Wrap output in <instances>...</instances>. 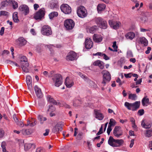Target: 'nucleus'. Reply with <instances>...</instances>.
Segmentation results:
<instances>
[{
    "mask_svg": "<svg viewBox=\"0 0 152 152\" xmlns=\"http://www.w3.org/2000/svg\"><path fill=\"white\" fill-rule=\"evenodd\" d=\"M108 144L113 147H120L124 144V142L122 139H115L110 136L108 140Z\"/></svg>",
    "mask_w": 152,
    "mask_h": 152,
    "instance_id": "f257e3e1",
    "label": "nucleus"
},
{
    "mask_svg": "<svg viewBox=\"0 0 152 152\" xmlns=\"http://www.w3.org/2000/svg\"><path fill=\"white\" fill-rule=\"evenodd\" d=\"M140 101H136L134 103H129L126 102L125 103L124 105L128 110L135 111L140 107Z\"/></svg>",
    "mask_w": 152,
    "mask_h": 152,
    "instance_id": "f03ea898",
    "label": "nucleus"
},
{
    "mask_svg": "<svg viewBox=\"0 0 152 152\" xmlns=\"http://www.w3.org/2000/svg\"><path fill=\"white\" fill-rule=\"evenodd\" d=\"M102 73L103 75V81L102 82V84H103V86H104L106 83L110 80L111 75L109 72L106 70L102 71Z\"/></svg>",
    "mask_w": 152,
    "mask_h": 152,
    "instance_id": "7ed1b4c3",
    "label": "nucleus"
},
{
    "mask_svg": "<svg viewBox=\"0 0 152 152\" xmlns=\"http://www.w3.org/2000/svg\"><path fill=\"white\" fill-rule=\"evenodd\" d=\"M62 122H59L53 128L52 131L53 133H60L62 132L64 133L66 132L63 131V124Z\"/></svg>",
    "mask_w": 152,
    "mask_h": 152,
    "instance_id": "20e7f679",
    "label": "nucleus"
},
{
    "mask_svg": "<svg viewBox=\"0 0 152 152\" xmlns=\"http://www.w3.org/2000/svg\"><path fill=\"white\" fill-rule=\"evenodd\" d=\"M77 12L78 16L81 18H84L87 15V11L83 6H81L79 7Z\"/></svg>",
    "mask_w": 152,
    "mask_h": 152,
    "instance_id": "39448f33",
    "label": "nucleus"
},
{
    "mask_svg": "<svg viewBox=\"0 0 152 152\" xmlns=\"http://www.w3.org/2000/svg\"><path fill=\"white\" fill-rule=\"evenodd\" d=\"M53 82L55 83V85L56 87H59L62 83V77L59 74L55 75L52 78Z\"/></svg>",
    "mask_w": 152,
    "mask_h": 152,
    "instance_id": "423d86ee",
    "label": "nucleus"
},
{
    "mask_svg": "<svg viewBox=\"0 0 152 152\" xmlns=\"http://www.w3.org/2000/svg\"><path fill=\"white\" fill-rule=\"evenodd\" d=\"M45 12V9L44 8H42L35 14L34 17V18L36 20H41L44 18Z\"/></svg>",
    "mask_w": 152,
    "mask_h": 152,
    "instance_id": "0eeeda50",
    "label": "nucleus"
},
{
    "mask_svg": "<svg viewBox=\"0 0 152 152\" xmlns=\"http://www.w3.org/2000/svg\"><path fill=\"white\" fill-rule=\"evenodd\" d=\"M41 32L42 34L46 36H49L52 34L50 27L48 25L43 26L42 27Z\"/></svg>",
    "mask_w": 152,
    "mask_h": 152,
    "instance_id": "6e6552de",
    "label": "nucleus"
},
{
    "mask_svg": "<svg viewBox=\"0 0 152 152\" xmlns=\"http://www.w3.org/2000/svg\"><path fill=\"white\" fill-rule=\"evenodd\" d=\"M95 20L96 23L99 25L101 28L104 29L107 28V24L106 22L101 18H96Z\"/></svg>",
    "mask_w": 152,
    "mask_h": 152,
    "instance_id": "1a4fd4ad",
    "label": "nucleus"
},
{
    "mask_svg": "<svg viewBox=\"0 0 152 152\" xmlns=\"http://www.w3.org/2000/svg\"><path fill=\"white\" fill-rule=\"evenodd\" d=\"M64 25L67 29H72L74 26L75 23L72 19H67L65 21Z\"/></svg>",
    "mask_w": 152,
    "mask_h": 152,
    "instance_id": "9d476101",
    "label": "nucleus"
},
{
    "mask_svg": "<svg viewBox=\"0 0 152 152\" xmlns=\"http://www.w3.org/2000/svg\"><path fill=\"white\" fill-rule=\"evenodd\" d=\"M61 10L65 14H69L71 12V9L68 4H62L60 7Z\"/></svg>",
    "mask_w": 152,
    "mask_h": 152,
    "instance_id": "9b49d317",
    "label": "nucleus"
},
{
    "mask_svg": "<svg viewBox=\"0 0 152 152\" xmlns=\"http://www.w3.org/2000/svg\"><path fill=\"white\" fill-rule=\"evenodd\" d=\"M76 53L73 51H71L66 56V59L68 61H73L76 58Z\"/></svg>",
    "mask_w": 152,
    "mask_h": 152,
    "instance_id": "f8f14e48",
    "label": "nucleus"
},
{
    "mask_svg": "<svg viewBox=\"0 0 152 152\" xmlns=\"http://www.w3.org/2000/svg\"><path fill=\"white\" fill-rule=\"evenodd\" d=\"M20 11L24 13L25 15H27L29 12L28 7L25 5H22L19 7Z\"/></svg>",
    "mask_w": 152,
    "mask_h": 152,
    "instance_id": "ddd939ff",
    "label": "nucleus"
},
{
    "mask_svg": "<svg viewBox=\"0 0 152 152\" xmlns=\"http://www.w3.org/2000/svg\"><path fill=\"white\" fill-rule=\"evenodd\" d=\"M116 122L113 119H110L108 127L107 130V133H110L112 130V126H114L115 125Z\"/></svg>",
    "mask_w": 152,
    "mask_h": 152,
    "instance_id": "4468645a",
    "label": "nucleus"
},
{
    "mask_svg": "<svg viewBox=\"0 0 152 152\" xmlns=\"http://www.w3.org/2000/svg\"><path fill=\"white\" fill-rule=\"evenodd\" d=\"M85 47L87 49H90L93 46V42L90 38H87L85 42Z\"/></svg>",
    "mask_w": 152,
    "mask_h": 152,
    "instance_id": "2eb2a0df",
    "label": "nucleus"
},
{
    "mask_svg": "<svg viewBox=\"0 0 152 152\" xmlns=\"http://www.w3.org/2000/svg\"><path fill=\"white\" fill-rule=\"evenodd\" d=\"M94 113L95 115V118L99 120H102L104 118L103 114L100 112L99 110H95Z\"/></svg>",
    "mask_w": 152,
    "mask_h": 152,
    "instance_id": "dca6fc26",
    "label": "nucleus"
},
{
    "mask_svg": "<svg viewBox=\"0 0 152 152\" xmlns=\"http://www.w3.org/2000/svg\"><path fill=\"white\" fill-rule=\"evenodd\" d=\"M34 88L37 97L39 98H41L42 96V94L41 89L39 88L37 86H35Z\"/></svg>",
    "mask_w": 152,
    "mask_h": 152,
    "instance_id": "f3484780",
    "label": "nucleus"
},
{
    "mask_svg": "<svg viewBox=\"0 0 152 152\" xmlns=\"http://www.w3.org/2000/svg\"><path fill=\"white\" fill-rule=\"evenodd\" d=\"M17 42L19 46H22L26 44L27 41L24 38L20 37L18 39Z\"/></svg>",
    "mask_w": 152,
    "mask_h": 152,
    "instance_id": "a211bd4d",
    "label": "nucleus"
},
{
    "mask_svg": "<svg viewBox=\"0 0 152 152\" xmlns=\"http://www.w3.org/2000/svg\"><path fill=\"white\" fill-rule=\"evenodd\" d=\"M125 37L127 39L132 40L135 37V34L132 32H130L127 33L125 35Z\"/></svg>",
    "mask_w": 152,
    "mask_h": 152,
    "instance_id": "6ab92c4d",
    "label": "nucleus"
},
{
    "mask_svg": "<svg viewBox=\"0 0 152 152\" xmlns=\"http://www.w3.org/2000/svg\"><path fill=\"white\" fill-rule=\"evenodd\" d=\"M93 39L95 42H99L102 40V38L100 36H99L97 35L96 34H94L93 36Z\"/></svg>",
    "mask_w": 152,
    "mask_h": 152,
    "instance_id": "aec40b11",
    "label": "nucleus"
},
{
    "mask_svg": "<svg viewBox=\"0 0 152 152\" xmlns=\"http://www.w3.org/2000/svg\"><path fill=\"white\" fill-rule=\"evenodd\" d=\"M36 147V145L34 144L26 143L24 145V149L25 150H28L31 148L34 149Z\"/></svg>",
    "mask_w": 152,
    "mask_h": 152,
    "instance_id": "412c9836",
    "label": "nucleus"
},
{
    "mask_svg": "<svg viewBox=\"0 0 152 152\" xmlns=\"http://www.w3.org/2000/svg\"><path fill=\"white\" fill-rule=\"evenodd\" d=\"M21 67L23 72L26 73L29 72V70L28 67V66L29 64L28 63H26L24 64L20 65Z\"/></svg>",
    "mask_w": 152,
    "mask_h": 152,
    "instance_id": "4be33fe9",
    "label": "nucleus"
},
{
    "mask_svg": "<svg viewBox=\"0 0 152 152\" xmlns=\"http://www.w3.org/2000/svg\"><path fill=\"white\" fill-rule=\"evenodd\" d=\"M139 43L143 44L145 46H147L148 45V41L144 37H140L139 39Z\"/></svg>",
    "mask_w": 152,
    "mask_h": 152,
    "instance_id": "5701e85b",
    "label": "nucleus"
},
{
    "mask_svg": "<svg viewBox=\"0 0 152 152\" xmlns=\"http://www.w3.org/2000/svg\"><path fill=\"white\" fill-rule=\"evenodd\" d=\"M26 83L28 88H30L31 87L32 79L31 77L29 75L26 77Z\"/></svg>",
    "mask_w": 152,
    "mask_h": 152,
    "instance_id": "b1692460",
    "label": "nucleus"
},
{
    "mask_svg": "<svg viewBox=\"0 0 152 152\" xmlns=\"http://www.w3.org/2000/svg\"><path fill=\"white\" fill-rule=\"evenodd\" d=\"M93 65L95 66H98L101 69H103L104 67V65L99 60H97L94 62Z\"/></svg>",
    "mask_w": 152,
    "mask_h": 152,
    "instance_id": "393cba45",
    "label": "nucleus"
},
{
    "mask_svg": "<svg viewBox=\"0 0 152 152\" xmlns=\"http://www.w3.org/2000/svg\"><path fill=\"white\" fill-rule=\"evenodd\" d=\"M82 101L80 99H75L73 103V105L75 107H77L80 106V104H82Z\"/></svg>",
    "mask_w": 152,
    "mask_h": 152,
    "instance_id": "a878e982",
    "label": "nucleus"
},
{
    "mask_svg": "<svg viewBox=\"0 0 152 152\" xmlns=\"http://www.w3.org/2000/svg\"><path fill=\"white\" fill-rule=\"evenodd\" d=\"M20 65L24 64L26 63L27 62V59L25 56H20Z\"/></svg>",
    "mask_w": 152,
    "mask_h": 152,
    "instance_id": "bb28decb",
    "label": "nucleus"
},
{
    "mask_svg": "<svg viewBox=\"0 0 152 152\" xmlns=\"http://www.w3.org/2000/svg\"><path fill=\"white\" fill-rule=\"evenodd\" d=\"M141 125L145 129H148L150 128L151 127V124L150 123H145L144 120H143L142 121Z\"/></svg>",
    "mask_w": 152,
    "mask_h": 152,
    "instance_id": "cd10ccee",
    "label": "nucleus"
},
{
    "mask_svg": "<svg viewBox=\"0 0 152 152\" xmlns=\"http://www.w3.org/2000/svg\"><path fill=\"white\" fill-rule=\"evenodd\" d=\"M69 78L67 77L65 79V83L67 87L70 88L73 86V83L72 82H69Z\"/></svg>",
    "mask_w": 152,
    "mask_h": 152,
    "instance_id": "c85d7f7f",
    "label": "nucleus"
},
{
    "mask_svg": "<svg viewBox=\"0 0 152 152\" xmlns=\"http://www.w3.org/2000/svg\"><path fill=\"white\" fill-rule=\"evenodd\" d=\"M13 19L14 21L16 23H18L19 21L18 18L17 14L16 12H15L13 15Z\"/></svg>",
    "mask_w": 152,
    "mask_h": 152,
    "instance_id": "c756f323",
    "label": "nucleus"
},
{
    "mask_svg": "<svg viewBox=\"0 0 152 152\" xmlns=\"http://www.w3.org/2000/svg\"><path fill=\"white\" fill-rule=\"evenodd\" d=\"M105 7V6L104 4H99L97 7L98 11L99 12L103 10Z\"/></svg>",
    "mask_w": 152,
    "mask_h": 152,
    "instance_id": "7c9ffc66",
    "label": "nucleus"
},
{
    "mask_svg": "<svg viewBox=\"0 0 152 152\" xmlns=\"http://www.w3.org/2000/svg\"><path fill=\"white\" fill-rule=\"evenodd\" d=\"M58 13L57 12H52L49 14V17L50 19H53L54 17H57L58 15Z\"/></svg>",
    "mask_w": 152,
    "mask_h": 152,
    "instance_id": "2f4dec72",
    "label": "nucleus"
},
{
    "mask_svg": "<svg viewBox=\"0 0 152 152\" xmlns=\"http://www.w3.org/2000/svg\"><path fill=\"white\" fill-rule=\"evenodd\" d=\"M149 101V99L148 98H147V96H145L143 98L142 100V103L143 106H145V104L148 103Z\"/></svg>",
    "mask_w": 152,
    "mask_h": 152,
    "instance_id": "473e14b6",
    "label": "nucleus"
},
{
    "mask_svg": "<svg viewBox=\"0 0 152 152\" xmlns=\"http://www.w3.org/2000/svg\"><path fill=\"white\" fill-rule=\"evenodd\" d=\"M74 136L76 137V139L80 140L82 138V134H74Z\"/></svg>",
    "mask_w": 152,
    "mask_h": 152,
    "instance_id": "72a5a7b5",
    "label": "nucleus"
},
{
    "mask_svg": "<svg viewBox=\"0 0 152 152\" xmlns=\"http://www.w3.org/2000/svg\"><path fill=\"white\" fill-rule=\"evenodd\" d=\"M121 127L119 126H115L113 130V133H117V132H121Z\"/></svg>",
    "mask_w": 152,
    "mask_h": 152,
    "instance_id": "f704fd0d",
    "label": "nucleus"
},
{
    "mask_svg": "<svg viewBox=\"0 0 152 152\" xmlns=\"http://www.w3.org/2000/svg\"><path fill=\"white\" fill-rule=\"evenodd\" d=\"M137 97V95L135 94H129V99L132 100H135Z\"/></svg>",
    "mask_w": 152,
    "mask_h": 152,
    "instance_id": "c9c22d12",
    "label": "nucleus"
},
{
    "mask_svg": "<svg viewBox=\"0 0 152 152\" xmlns=\"http://www.w3.org/2000/svg\"><path fill=\"white\" fill-rule=\"evenodd\" d=\"M120 23L119 22H115L113 26V27L114 29H117L119 27Z\"/></svg>",
    "mask_w": 152,
    "mask_h": 152,
    "instance_id": "e433bc0d",
    "label": "nucleus"
},
{
    "mask_svg": "<svg viewBox=\"0 0 152 152\" xmlns=\"http://www.w3.org/2000/svg\"><path fill=\"white\" fill-rule=\"evenodd\" d=\"M45 150L43 148L39 147L37 148L36 152H45Z\"/></svg>",
    "mask_w": 152,
    "mask_h": 152,
    "instance_id": "4c0bfd02",
    "label": "nucleus"
},
{
    "mask_svg": "<svg viewBox=\"0 0 152 152\" xmlns=\"http://www.w3.org/2000/svg\"><path fill=\"white\" fill-rule=\"evenodd\" d=\"M97 29V26H94L91 27L90 29V31L91 33H94Z\"/></svg>",
    "mask_w": 152,
    "mask_h": 152,
    "instance_id": "58836bf2",
    "label": "nucleus"
},
{
    "mask_svg": "<svg viewBox=\"0 0 152 152\" xmlns=\"http://www.w3.org/2000/svg\"><path fill=\"white\" fill-rule=\"evenodd\" d=\"M112 47L114 49V51H115V52H117V49L118 48V46L116 45V41H115L113 42Z\"/></svg>",
    "mask_w": 152,
    "mask_h": 152,
    "instance_id": "ea45409f",
    "label": "nucleus"
},
{
    "mask_svg": "<svg viewBox=\"0 0 152 152\" xmlns=\"http://www.w3.org/2000/svg\"><path fill=\"white\" fill-rule=\"evenodd\" d=\"M55 108L53 107L52 105H50L49 107L48 110V111H50L51 112H53L55 111Z\"/></svg>",
    "mask_w": 152,
    "mask_h": 152,
    "instance_id": "a19ab883",
    "label": "nucleus"
},
{
    "mask_svg": "<svg viewBox=\"0 0 152 152\" xmlns=\"http://www.w3.org/2000/svg\"><path fill=\"white\" fill-rule=\"evenodd\" d=\"M6 143L5 142H2L1 144V147L2 148L3 151H6V147H5Z\"/></svg>",
    "mask_w": 152,
    "mask_h": 152,
    "instance_id": "79ce46f5",
    "label": "nucleus"
},
{
    "mask_svg": "<svg viewBox=\"0 0 152 152\" xmlns=\"http://www.w3.org/2000/svg\"><path fill=\"white\" fill-rule=\"evenodd\" d=\"M12 6L14 9H15L17 8L18 7V4L17 2L14 1L12 4Z\"/></svg>",
    "mask_w": 152,
    "mask_h": 152,
    "instance_id": "37998d69",
    "label": "nucleus"
},
{
    "mask_svg": "<svg viewBox=\"0 0 152 152\" xmlns=\"http://www.w3.org/2000/svg\"><path fill=\"white\" fill-rule=\"evenodd\" d=\"M137 113L139 115H142L144 113V110L143 109H141L138 110Z\"/></svg>",
    "mask_w": 152,
    "mask_h": 152,
    "instance_id": "c03bdc74",
    "label": "nucleus"
},
{
    "mask_svg": "<svg viewBox=\"0 0 152 152\" xmlns=\"http://www.w3.org/2000/svg\"><path fill=\"white\" fill-rule=\"evenodd\" d=\"M42 116L40 115H39L37 117L39 121L41 124L43 123V122L42 121Z\"/></svg>",
    "mask_w": 152,
    "mask_h": 152,
    "instance_id": "a18cd8bd",
    "label": "nucleus"
},
{
    "mask_svg": "<svg viewBox=\"0 0 152 152\" xmlns=\"http://www.w3.org/2000/svg\"><path fill=\"white\" fill-rule=\"evenodd\" d=\"M17 124L20 126L23 127L24 126V124L23 122L21 121H18V122H16Z\"/></svg>",
    "mask_w": 152,
    "mask_h": 152,
    "instance_id": "49530a36",
    "label": "nucleus"
},
{
    "mask_svg": "<svg viewBox=\"0 0 152 152\" xmlns=\"http://www.w3.org/2000/svg\"><path fill=\"white\" fill-rule=\"evenodd\" d=\"M1 4L2 6L3 7H6L8 5L7 2L6 1V0L2 2L1 3Z\"/></svg>",
    "mask_w": 152,
    "mask_h": 152,
    "instance_id": "de8ad7c7",
    "label": "nucleus"
},
{
    "mask_svg": "<svg viewBox=\"0 0 152 152\" xmlns=\"http://www.w3.org/2000/svg\"><path fill=\"white\" fill-rule=\"evenodd\" d=\"M116 81L117 83H119V86H121L123 83H124V82H122L120 79L119 78H118L117 79V80H116Z\"/></svg>",
    "mask_w": 152,
    "mask_h": 152,
    "instance_id": "09e8293b",
    "label": "nucleus"
},
{
    "mask_svg": "<svg viewBox=\"0 0 152 152\" xmlns=\"http://www.w3.org/2000/svg\"><path fill=\"white\" fill-rule=\"evenodd\" d=\"M125 77L126 78H130L131 77L132 75V73H129L128 74H124Z\"/></svg>",
    "mask_w": 152,
    "mask_h": 152,
    "instance_id": "8fccbe9b",
    "label": "nucleus"
},
{
    "mask_svg": "<svg viewBox=\"0 0 152 152\" xmlns=\"http://www.w3.org/2000/svg\"><path fill=\"white\" fill-rule=\"evenodd\" d=\"M4 28L2 27L0 31V35L2 36L4 34Z\"/></svg>",
    "mask_w": 152,
    "mask_h": 152,
    "instance_id": "3c124183",
    "label": "nucleus"
},
{
    "mask_svg": "<svg viewBox=\"0 0 152 152\" xmlns=\"http://www.w3.org/2000/svg\"><path fill=\"white\" fill-rule=\"evenodd\" d=\"M115 22L112 21L111 20H110L109 21V24L111 27H113V26Z\"/></svg>",
    "mask_w": 152,
    "mask_h": 152,
    "instance_id": "603ef678",
    "label": "nucleus"
},
{
    "mask_svg": "<svg viewBox=\"0 0 152 152\" xmlns=\"http://www.w3.org/2000/svg\"><path fill=\"white\" fill-rule=\"evenodd\" d=\"M56 4L54 2L52 3L50 5V7L51 9H54L56 7Z\"/></svg>",
    "mask_w": 152,
    "mask_h": 152,
    "instance_id": "864d4df0",
    "label": "nucleus"
},
{
    "mask_svg": "<svg viewBox=\"0 0 152 152\" xmlns=\"http://www.w3.org/2000/svg\"><path fill=\"white\" fill-rule=\"evenodd\" d=\"M79 75L80 77H81L82 78H83L84 79H87V77L85 75H83L82 73H79Z\"/></svg>",
    "mask_w": 152,
    "mask_h": 152,
    "instance_id": "5fc2aeb1",
    "label": "nucleus"
},
{
    "mask_svg": "<svg viewBox=\"0 0 152 152\" xmlns=\"http://www.w3.org/2000/svg\"><path fill=\"white\" fill-rule=\"evenodd\" d=\"M102 56H103V58L105 60H108L109 59V58L105 54L103 53V54H102Z\"/></svg>",
    "mask_w": 152,
    "mask_h": 152,
    "instance_id": "6e6d98bb",
    "label": "nucleus"
},
{
    "mask_svg": "<svg viewBox=\"0 0 152 152\" xmlns=\"http://www.w3.org/2000/svg\"><path fill=\"white\" fill-rule=\"evenodd\" d=\"M7 12L5 11H1L0 12V15H6Z\"/></svg>",
    "mask_w": 152,
    "mask_h": 152,
    "instance_id": "4d7b16f0",
    "label": "nucleus"
},
{
    "mask_svg": "<svg viewBox=\"0 0 152 152\" xmlns=\"http://www.w3.org/2000/svg\"><path fill=\"white\" fill-rule=\"evenodd\" d=\"M13 117L16 123L18 122V121H19V120L18 118L16 117L15 114H14L13 116Z\"/></svg>",
    "mask_w": 152,
    "mask_h": 152,
    "instance_id": "13d9d810",
    "label": "nucleus"
},
{
    "mask_svg": "<svg viewBox=\"0 0 152 152\" xmlns=\"http://www.w3.org/2000/svg\"><path fill=\"white\" fill-rule=\"evenodd\" d=\"M8 4L11 5L12 4L14 1V0H6Z\"/></svg>",
    "mask_w": 152,
    "mask_h": 152,
    "instance_id": "bf43d9fd",
    "label": "nucleus"
},
{
    "mask_svg": "<svg viewBox=\"0 0 152 152\" xmlns=\"http://www.w3.org/2000/svg\"><path fill=\"white\" fill-rule=\"evenodd\" d=\"M134 139H132L131 140V143H130V145H129V147L130 148H132L133 147V145L134 144Z\"/></svg>",
    "mask_w": 152,
    "mask_h": 152,
    "instance_id": "052dcab7",
    "label": "nucleus"
},
{
    "mask_svg": "<svg viewBox=\"0 0 152 152\" xmlns=\"http://www.w3.org/2000/svg\"><path fill=\"white\" fill-rule=\"evenodd\" d=\"M127 55L128 56H130V57H133L132 53L131 51H129L127 52Z\"/></svg>",
    "mask_w": 152,
    "mask_h": 152,
    "instance_id": "680f3d73",
    "label": "nucleus"
},
{
    "mask_svg": "<svg viewBox=\"0 0 152 152\" xmlns=\"http://www.w3.org/2000/svg\"><path fill=\"white\" fill-rule=\"evenodd\" d=\"M103 125H102L101 127H100L99 131L97 133H103Z\"/></svg>",
    "mask_w": 152,
    "mask_h": 152,
    "instance_id": "e2e57ef3",
    "label": "nucleus"
},
{
    "mask_svg": "<svg viewBox=\"0 0 152 152\" xmlns=\"http://www.w3.org/2000/svg\"><path fill=\"white\" fill-rule=\"evenodd\" d=\"M34 10H37V8L39 7V6L38 4H34Z\"/></svg>",
    "mask_w": 152,
    "mask_h": 152,
    "instance_id": "0e129e2a",
    "label": "nucleus"
},
{
    "mask_svg": "<svg viewBox=\"0 0 152 152\" xmlns=\"http://www.w3.org/2000/svg\"><path fill=\"white\" fill-rule=\"evenodd\" d=\"M13 62V61H11L10 60H7L5 62L7 64H11V65H12V62Z\"/></svg>",
    "mask_w": 152,
    "mask_h": 152,
    "instance_id": "69168bd1",
    "label": "nucleus"
},
{
    "mask_svg": "<svg viewBox=\"0 0 152 152\" xmlns=\"http://www.w3.org/2000/svg\"><path fill=\"white\" fill-rule=\"evenodd\" d=\"M130 121L132 123V124H135V120L133 118H130Z\"/></svg>",
    "mask_w": 152,
    "mask_h": 152,
    "instance_id": "338daca9",
    "label": "nucleus"
},
{
    "mask_svg": "<svg viewBox=\"0 0 152 152\" xmlns=\"http://www.w3.org/2000/svg\"><path fill=\"white\" fill-rule=\"evenodd\" d=\"M22 132H26V133H27L28 132H30L29 131V129H23L22 130Z\"/></svg>",
    "mask_w": 152,
    "mask_h": 152,
    "instance_id": "774afa93",
    "label": "nucleus"
}]
</instances>
